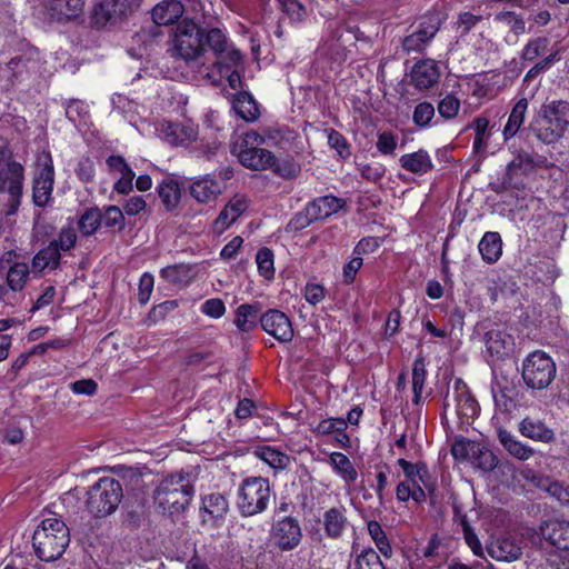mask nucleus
<instances>
[{
	"mask_svg": "<svg viewBox=\"0 0 569 569\" xmlns=\"http://www.w3.org/2000/svg\"><path fill=\"white\" fill-rule=\"evenodd\" d=\"M256 263L260 276L270 280L274 277V258L273 252L263 247L256 254Z\"/></svg>",
	"mask_w": 569,
	"mask_h": 569,
	"instance_id": "49",
	"label": "nucleus"
},
{
	"mask_svg": "<svg viewBox=\"0 0 569 569\" xmlns=\"http://www.w3.org/2000/svg\"><path fill=\"white\" fill-rule=\"evenodd\" d=\"M302 532L298 520L283 517L277 520L271 528V539L281 550H292L301 541Z\"/></svg>",
	"mask_w": 569,
	"mask_h": 569,
	"instance_id": "16",
	"label": "nucleus"
},
{
	"mask_svg": "<svg viewBox=\"0 0 569 569\" xmlns=\"http://www.w3.org/2000/svg\"><path fill=\"white\" fill-rule=\"evenodd\" d=\"M229 511L227 498L219 492L204 495L201 501V512L204 522H216L226 517Z\"/></svg>",
	"mask_w": 569,
	"mask_h": 569,
	"instance_id": "27",
	"label": "nucleus"
},
{
	"mask_svg": "<svg viewBox=\"0 0 569 569\" xmlns=\"http://www.w3.org/2000/svg\"><path fill=\"white\" fill-rule=\"evenodd\" d=\"M399 163L406 171L418 176L426 174L433 168L430 154L423 149L402 154L399 158Z\"/></svg>",
	"mask_w": 569,
	"mask_h": 569,
	"instance_id": "32",
	"label": "nucleus"
},
{
	"mask_svg": "<svg viewBox=\"0 0 569 569\" xmlns=\"http://www.w3.org/2000/svg\"><path fill=\"white\" fill-rule=\"evenodd\" d=\"M24 169L11 154L0 149V192L18 194L22 191Z\"/></svg>",
	"mask_w": 569,
	"mask_h": 569,
	"instance_id": "13",
	"label": "nucleus"
},
{
	"mask_svg": "<svg viewBox=\"0 0 569 569\" xmlns=\"http://www.w3.org/2000/svg\"><path fill=\"white\" fill-rule=\"evenodd\" d=\"M558 48L550 47L549 38H533L525 47L523 58L527 60H533L541 57L542 60L536 63V66L528 72V76L549 68L558 59Z\"/></svg>",
	"mask_w": 569,
	"mask_h": 569,
	"instance_id": "19",
	"label": "nucleus"
},
{
	"mask_svg": "<svg viewBox=\"0 0 569 569\" xmlns=\"http://www.w3.org/2000/svg\"><path fill=\"white\" fill-rule=\"evenodd\" d=\"M347 421L342 418H327L319 421L311 428L316 437L333 436L335 439L342 446L349 443V437L346 433Z\"/></svg>",
	"mask_w": 569,
	"mask_h": 569,
	"instance_id": "29",
	"label": "nucleus"
},
{
	"mask_svg": "<svg viewBox=\"0 0 569 569\" xmlns=\"http://www.w3.org/2000/svg\"><path fill=\"white\" fill-rule=\"evenodd\" d=\"M482 259L488 263L496 262L502 253V241L498 232L488 231L478 244Z\"/></svg>",
	"mask_w": 569,
	"mask_h": 569,
	"instance_id": "36",
	"label": "nucleus"
},
{
	"mask_svg": "<svg viewBox=\"0 0 569 569\" xmlns=\"http://www.w3.org/2000/svg\"><path fill=\"white\" fill-rule=\"evenodd\" d=\"M102 224L117 232H121L126 228V218L123 211L114 204H110L103 208L101 211Z\"/></svg>",
	"mask_w": 569,
	"mask_h": 569,
	"instance_id": "47",
	"label": "nucleus"
},
{
	"mask_svg": "<svg viewBox=\"0 0 569 569\" xmlns=\"http://www.w3.org/2000/svg\"><path fill=\"white\" fill-rule=\"evenodd\" d=\"M122 499V487L112 477H102L87 492L86 507L94 517H106L116 511Z\"/></svg>",
	"mask_w": 569,
	"mask_h": 569,
	"instance_id": "7",
	"label": "nucleus"
},
{
	"mask_svg": "<svg viewBox=\"0 0 569 569\" xmlns=\"http://www.w3.org/2000/svg\"><path fill=\"white\" fill-rule=\"evenodd\" d=\"M353 560L349 565V569H385L379 555L372 548H363L360 552L353 548Z\"/></svg>",
	"mask_w": 569,
	"mask_h": 569,
	"instance_id": "39",
	"label": "nucleus"
},
{
	"mask_svg": "<svg viewBox=\"0 0 569 569\" xmlns=\"http://www.w3.org/2000/svg\"><path fill=\"white\" fill-rule=\"evenodd\" d=\"M280 8L287 17L295 22L303 20L306 8L298 0H278Z\"/></svg>",
	"mask_w": 569,
	"mask_h": 569,
	"instance_id": "56",
	"label": "nucleus"
},
{
	"mask_svg": "<svg viewBox=\"0 0 569 569\" xmlns=\"http://www.w3.org/2000/svg\"><path fill=\"white\" fill-rule=\"evenodd\" d=\"M254 456L273 469H284L290 463V457L288 455L271 446L256 448Z\"/></svg>",
	"mask_w": 569,
	"mask_h": 569,
	"instance_id": "40",
	"label": "nucleus"
},
{
	"mask_svg": "<svg viewBox=\"0 0 569 569\" xmlns=\"http://www.w3.org/2000/svg\"><path fill=\"white\" fill-rule=\"evenodd\" d=\"M498 438L503 448L519 460H528L533 455V450L530 447L519 441L507 430L500 429L498 431Z\"/></svg>",
	"mask_w": 569,
	"mask_h": 569,
	"instance_id": "37",
	"label": "nucleus"
},
{
	"mask_svg": "<svg viewBox=\"0 0 569 569\" xmlns=\"http://www.w3.org/2000/svg\"><path fill=\"white\" fill-rule=\"evenodd\" d=\"M440 22L438 14H426L421 18L418 29L411 36H436L440 29Z\"/></svg>",
	"mask_w": 569,
	"mask_h": 569,
	"instance_id": "53",
	"label": "nucleus"
},
{
	"mask_svg": "<svg viewBox=\"0 0 569 569\" xmlns=\"http://www.w3.org/2000/svg\"><path fill=\"white\" fill-rule=\"evenodd\" d=\"M200 310L203 315L212 319H219L226 313V306L221 299L211 298L201 305Z\"/></svg>",
	"mask_w": 569,
	"mask_h": 569,
	"instance_id": "62",
	"label": "nucleus"
},
{
	"mask_svg": "<svg viewBox=\"0 0 569 569\" xmlns=\"http://www.w3.org/2000/svg\"><path fill=\"white\" fill-rule=\"evenodd\" d=\"M212 56L214 57L213 68L207 72L208 79L213 84H220L223 78L233 90L241 88L242 81L239 68L242 63V56L228 41L212 42Z\"/></svg>",
	"mask_w": 569,
	"mask_h": 569,
	"instance_id": "5",
	"label": "nucleus"
},
{
	"mask_svg": "<svg viewBox=\"0 0 569 569\" xmlns=\"http://www.w3.org/2000/svg\"><path fill=\"white\" fill-rule=\"evenodd\" d=\"M556 377V365L545 351L531 352L522 363V379L533 390L546 389Z\"/></svg>",
	"mask_w": 569,
	"mask_h": 569,
	"instance_id": "9",
	"label": "nucleus"
},
{
	"mask_svg": "<svg viewBox=\"0 0 569 569\" xmlns=\"http://www.w3.org/2000/svg\"><path fill=\"white\" fill-rule=\"evenodd\" d=\"M76 174L82 182H91L96 177L94 163L89 157L79 159L76 167Z\"/></svg>",
	"mask_w": 569,
	"mask_h": 569,
	"instance_id": "63",
	"label": "nucleus"
},
{
	"mask_svg": "<svg viewBox=\"0 0 569 569\" xmlns=\"http://www.w3.org/2000/svg\"><path fill=\"white\" fill-rule=\"evenodd\" d=\"M26 70V62L19 58H14L0 70V76L6 78L10 84H14L22 80Z\"/></svg>",
	"mask_w": 569,
	"mask_h": 569,
	"instance_id": "52",
	"label": "nucleus"
},
{
	"mask_svg": "<svg viewBox=\"0 0 569 569\" xmlns=\"http://www.w3.org/2000/svg\"><path fill=\"white\" fill-rule=\"evenodd\" d=\"M261 328L279 342H290L295 336L289 317L277 309H270L260 317Z\"/></svg>",
	"mask_w": 569,
	"mask_h": 569,
	"instance_id": "18",
	"label": "nucleus"
},
{
	"mask_svg": "<svg viewBox=\"0 0 569 569\" xmlns=\"http://www.w3.org/2000/svg\"><path fill=\"white\" fill-rule=\"evenodd\" d=\"M69 542V529L56 515L42 519L32 537L36 555L43 561H54L60 558Z\"/></svg>",
	"mask_w": 569,
	"mask_h": 569,
	"instance_id": "1",
	"label": "nucleus"
},
{
	"mask_svg": "<svg viewBox=\"0 0 569 569\" xmlns=\"http://www.w3.org/2000/svg\"><path fill=\"white\" fill-rule=\"evenodd\" d=\"M541 535L551 546L569 555V522L550 521L541 527Z\"/></svg>",
	"mask_w": 569,
	"mask_h": 569,
	"instance_id": "28",
	"label": "nucleus"
},
{
	"mask_svg": "<svg viewBox=\"0 0 569 569\" xmlns=\"http://www.w3.org/2000/svg\"><path fill=\"white\" fill-rule=\"evenodd\" d=\"M519 432L533 441L551 442L555 439V432L542 421L525 418L519 425Z\"/></svg>",
	"mask_w": 569,
	"mask_h": 569,
	"instance_id": "34",
	"label": "nucleus"
},
{
	"mask_svg": "<svg viewBox=\"0 0 569 569\" xmlns=\"http://www.w3.org/2000/svg\"><path fill=\"white\" fill-rule=\"evenodd\" d=\"M54 241L58 242V250L60 251H69L77 243V232L72 226L63 227L60 230L58 239Z\"/></svg>",
	"mask_w": 569,
	"mask_h": 569,
	"instance_id": "61",
	"label": "nucleus"
},
{
	"mask_svg": "<svg viewBox=\"0 0 569 569\" xmlns=\"http://www.w3.org/2000/svg\"><path fill=\"white\" fill-rule=\"evenodd\" d=\"M470 462L475 468L488 472L497 467L498 459L490 449L477 443V448H475V453L471 456Z\"/></svg>",
	"mask_w": 569,
	"mask_h": 569,
	"instance_id": "46",
	"label": "nucleus"
},
{
	"mask_svg": "<svg viewBox=\"0 0 569 569\" xmlns=\"http://www.w3.org/2000/svg\"><path fill=\"white\" fill-rule=\"evenodd\" d=\"M489 552L491 557L509 562L519 559L522 553L521 548L509 539H502L498 542L497 547H492Z\"/></svg>",
	"mask_w": 569,
	"mask_h": 569,
	"instance_id": "48",
	"label": "nucleus"
},
{
	"mask_svg": "<svg viewBox=\"0 0 569 569\" xmlns=\"http://www.w3.org/2000/svg\"><path fill=\"white\" fill-rule=\"evenodd\" d=\"M30 276V268L26 262H16L7 272V286L13 292H20L24 288Z\"/></svg>",
	"mask_w": 569,
	"mask_h": 569,
	"instance_id": "42",
	"label": "nucleus"
},
{
	"mask_svg": "<svg viewBox=\"0 0 569 569\" xmlns=\"http://www.w3.org/2000/svg\"><path fill=\"white\" fill-rule=\"evenodd\" d=\"M406 479L398 483L396 496L399 501L412 499L417 503L426 501V491H431L432 482L429 470L423 462L411 463L405 458L398 459Z\"/></svg>",
	"mask_w": 569,
	"mask_h": 569,
	"instance_id": "6",
	"label": "nucleus"
},
{
	"mask_svg": "<svg viewBox=\"0 0 569 569\" xmlns=\"http://www.w3.org/2000/svg\"><path fill=\"white\" fill-rule=\"evenodd\" d=\"M542 121L546 132L539 136L546 140H553L562 136L569 124V102L553 100L542 106Z\"/></svg>",
	"mask_w": 569,
	"mask_h": 569,
	"instance_id": "11",
	"label": "nucleus"
},
{
	"mask_svg": "<svg viewBox=\"0 0 569 569\" xmlns=\"http://www.w3.org/2000/svg\"><path fill=\"white\" fill-rule=\"evenodd\" d=\"M223 31L219 27L206 28L190 18H184L178 24L173 36H222Z\"/></svg>",
	"mask_w": 569,
	"mask_h": 569,
	"instance_id": "43",
	"label": "nucleus"
},
{
	"mask_svg": "<svg viewBox=\"0 0 569 569\" xmlns=\"http://www.w3.org/2000/svg\"><path fill=\"white\" fill-rule=\"evenodd\" d=\"M426 376H427V371L425 369L423 361L420 359H417L413 363V369H412V391H413V402L416 405L420 403V401L422 399Z\"/></svg>",
	"mask_w": 569,
	"mask_h": 569,
	"instance_id": "50",
	"label": "nucleus"
},
{
	"mask_svg": "<svg viewBox=\"0 0 569 569\" xmlns=\"http://www.w3.org/2000/svg\"><path fill=\"white\" fill-rule=\"evenodd\" d=\"M157 190L167 210L174 209L180 202L181 191L178 182L173 180H164L158 186Z\"/></svg>",
	"mask_w": 569,
	"mask_h": 569,
	"instance_id": "45",
	"label": "nucleus"
},
{
	"mask_svg": "<svg viewBox=\"0 0 569 569\" xmlns=\"http://www.w3.org/2000/svg\"><path fill=\"white\" fill-rule=\"evenodd\" d=\"M398 146V137L389 131L379 133L376 148L383 156H393Z\"/></svg>",
	"mask_w": 569,
	"mask_h": 569,
	"instance_id": "55",
	"label": "nucleus"
},
{
	"mask_svg": "<svg viewBox=\"0 0 569 569\" xmlns=\"http://www.w3.org/2000/svg\"><path fill=\"white\" fill-rule=\"evenodd\" d=\"M271 497L269 480L263 477H248L240 483L237 495L239 512L244 517L263 512Z\"/></svg>",
	"mask_w": 569,
	"mask_h": 569,
	"instance_id": "8",
	"label": "nucleus"
},
{
	"mask_svg": "<svg viewBox=\"0 0 569 569\" xmlns=\"http://www.w3.org/2000/svg\"><path fill=\"white\" fill-rule=\"evenodd\" d=\"M513 338L502 330H490L486 335L487 352L496 359L510 355L513 350Z\"/></svg>",
	"mask_w": 569,
	"mask_h": 569,
	"instance_id": "30",
	"label": "nucleus"
},
{
	"mask_svg": "<svg viewBox=\"0 0 569 569\" xmlns=\"http://www.w3.org/2000/svg\"><path fill=\"white\" fill-rule=\"evenodd\" d=\"M58 242L51 241L46 248L36 253L32 259V272L41 273L46 270H54L60 263Z\"/></svg>",
	"mask_w": 569,
	"mask_h": 569,
	"instance_id": "33",
	"label": "nucleus"
},
{
	"mask_svg": "<svg viewBox=\"0 0 569 569\" xmlns=\"http://www.w3.org/2000/svg\"><path fill=\"white\" fill-rule=\"evenodd\" d=\"M194 493L193 480L188 472H176L163 478L154 491V502L171 515L183 511Z\"/></svg>",
	"mask_w": 569,
	"mask_h": 569,
	"instance_id": "2",
	"label": "nucleus"
},
{
	"mask_svg": "<svg viewBox=\"0 0 569 569\" xmlns=\"http://www.w3.org/2000/svg\"><path fill=\"white\" fill-rule=\"evenodd\" d=\"M535 170V162L527 153H518L506 168L502 177L505 189L521 190L526 188L528 176Z\"/></svg>",
	"mask_w": 569,
	"mask_h": 569,
	"instance_id": "14",
	"label": "nucleus"
},
{
	"mask_svg": "<svg viewBox=\"0 0 569 569\" xmlns=\"http://www.w3.org/2000/svg\"><path fill=\"white\" fill-rule=\"evenodd\" d=\"M227 41L226 38H174L172 52L184 61L208 60L212 54V42Z\"/></svg>",
	"mask_w": 569,
	"mask_h": 569,
	"instance_id": "12",
	"label": "nucleus"
},
{
	"mask_svg": "<svg viewBox=\"0 0 569 569\" xmlns=\"http://www.w3.org/2000/svg\"><path fill=\"white\" fill-rule=\"evenodd\" d=\"M157 136L171 146H188L197 139L198 131L192 124L162 121L156 126Z\"/></svg>",
	"mask_w": 569,
	"mask_h": 569,
	"instance_id": "20",
	"label": "nucleus"
},
{
	"mask_svg": "<svg viewBox=\"0 0 569 569\" xmlns=\"http://www.w3.org/2000/svg\"><path fill=\"white\" fill-rule=\"evenodd\" d=\"M88 111V106L80 100H70L66 106V116L73 123L84 119Z\"/></svg>",
	"mask_w": 569,
	"mask_h": 569,
	"instance_id": "64",
	"label": "nucleus"
},
{
	"mask_svg": "<svg viewBox=\"0 0 569 569\" xmlns=\"http://www.w3.org/2000/svg\"><path fill=\"white\" fill-rule=\"evenodd\" d=\"M507 391L508 390L506 388L501 387V385L498 381H495L491 386V392H492V398H493L495 405L500 410H505V411H509L512 406V399L508 395Z\"/></svg>",
	"mask_w": 569,
	"mask_h": 569,
	"instance_id": "60",
	"label": "nucleus"
},
{
	"mask_svg": "<svg viewBox=\"0 0 569 569\" xmlns=\"http://www.w3.org/2000/svg\"><path fill=\"white\" fill-rule=\"evenodd\" d=\"M527 110L528 100L526 98H522L519 101H517L503 128L505 140L512 138L519 131L523 123Z\"/></svg>",
	"mask_w": 569,
	"mask_h": 569,
	"instance_id": "38",
	"label": "nucleus"
},
{
	"mask_svg": "<svg viewBox=\"0 0 569 569\" xmlns=\"http://www.w3.org/2000/svg\"><path fill=\"white\" fill-rule=\"evenodd\" d=\"M222 189L219 180L214 179L211 174H204L192 181L190 194L200 203H210L221 194Z\"/></svg>",
	"mask_w": 569,
	"mask_h": 569,
	"instance_id": "24",
	"label": "nucleus"
},
{
	"mask_svg": "<svg viewBox=\"0 0 569 569\" xmlns=\"http://www.w3.org/2000/svg\"><path fill=\"white\" fill-rule=\"evenodd\" d=\"M264 142V136L250 130L233 142L231 152L243 167L250 170H269L276 164V156L272 151L262 148Z\"/></svg>",
	"mask_w": 569,
	"mask_h": 569,
	"instance_id": "3",
	"label": "nucleus"
},
{
	"mask_svg": "<svg viewBox=\"0 0 569 569\" xmlns=\"http://www.w3.org/2000/svg\"><path fill=\"white\" fill-rule=\"evenodd\" d=\"M460 110V101L452 94H447L438 103V112L443 119H453Z\"/></svg>",
	"mask_w": 569,
	"mask_h": 569,
	"instance_id": "57",
	"label": "nucleus"
},
{
	"mask_svg": "<svg viewBox=\"0 0 569 569\" xmlns=\"http://www.w3.org/2000/svg\"><path fill=\"white\" fill-rule=\"evenodd\" d=\"M345 206V200L335 196H322L310 201L305 208V221L300 223L303 228L313 221L326 219L337 213Z\"/></svg>",
	"mask_w": 569,
	"mask_h": 569,
	"instance_id": "21",
	"label": "nucleus"
},
{
	"mask_svg": "<svg viewBox=\"0 0 569 569\" xmlns=\"http://www.w3.org/2000/svg\"><path fill=\"white\" fill-rule=\"evenodd\" d=\"M320 522L328 538H341L349 527L346 507L337 506L327 509L322 513Z\"/></svg>",
	"mask_w": 569,
	"mask_h": 569,
	"instance_id": "23",
	"label": "nucleus"
},
{
	"mask_svg": "<svg viewBox=\"0 0 569 569\" xmlns=\"http://www.w3.org/2000/svg\"><path fill=\"white\" fill-rule=\"evenodd\" d=\"M139 8L140 0H94L89 13V26L97 31L119 27Z\"/></svg>",
	"mask_w": 569,
	"mask_h": 569,
	"instance_id": "4",
	"label": "nucleus"
},
{
	"mask_svg": "<svg viewBox=\"0 0 569 569\" xmlns=\"http://www.w3.org/2000/svg\"><path fill=\"white\" fill-rule=\"evenodd\" d=\"M363 264L362 257L353 254L342 267V282L347 286L353 283L358 271Z\"/></svg>",
	"mask_w": 569,
	"mask_h": 569,
	"instance_id": "58",
	"label": "nucleus"
},
{
	"mask_svg": "<svg viewBox=\"0 0 569 569\" xmlns=\"http://www.w3.org/2000/svg\"><path fill=\"white\" fill-rule=\"evenodd\" d=\"M102 224L101 210L97 207L87 209L78 221V228L82 236H92Z\"/></svg>",
	"mask_w": 569,
	"mask_h": 569,
	"instance_id": "44",
	"label": "nucleus"
},
{
	"mask_svg": "<svg viewBox=\"0 0 569 569\" xmlns=\"http://www.w3.org/2000/svg\"><path fill=\"white\" fill-rule=\"evenodd\" d=\"M54 184V168L50 152L43 151L38 156L37 172L33 179V202L44 207L51 199Z\"/></svg>",
	"mask_w": 569,
	"mask_h": 569,
	"instance_id": "10",
	"label": "nucleus"
},
{
	"mask_svg": "<svg viewBox=\"0 0 569 569\" xmlns=\"http://www.w3.org/2000/svg\"><path fill=\"white\" fill-rule=\"evenodd\" d=\"M249 207V199L246 194H234L213 222L214 232L221 234L241 217Z\"/></svg>",
	"mask_w": 569,
	"mask_h": 569,
	"instance_id": "22",
	"label": "nucleus"
},
{
	"mask_svg": "<svg viewBox=\"0 0 569 569\" xmlns=\"http://www.w3.org/2000/svg\"><path fill=\"white\" fill-rule=\"evenodd\" d=\"M260 317L258 303H243L237 308L233 322L240 331L249 332L260 321Z\"/></svg>",
	"mask_w": 569,
	"mask_h": 569,
	"instance_id": "35",
	"label": "nucleus"
},
{
	"mask_svg": "<svg viewBox=\"0 0 569 569\" xmlns=\"http://www.w3.org/2000/svg\"><path fill=\"white\" fill-rule=\"evenodd\" d=\"M440 78V69L435 60H423L415 64L411 71V80L419 90L433 87Z\"/></svg>",
	"mask_w": 569,
	"mask_h": 569,
	"instance_id": "26",
	"label": "nucleus"
},
{
	"mask_svg": "<svg viewBox=\"0 0 569 569\" xmlns=\"http://www.w3.org/2000/svg\"><path fill=\"white\" fill-rule=\"evenodd\" d=\"M453 402L455 411L460 418H473L478 415L479 406L469 391L468 386L461 380L456 379L452 386V393L448 392L446 397V407Z\"/></svg>",
	"mask_w": 569,
	"mask_h": 569,
	"instance_id": "17",
	"label": "nucleus"
},
{
	"mask_svg": "<svg viewBox=\"0 0 569 569\" xmlns=\"http://www.w3.org/2000/svg\"><path fill=\"white\" fill-rule=\"evenodd\" d=\"M86 0H44V9L52 21L84 22Z\"/></svg>",
	"mask_w": 569,
	"mask_h": 569,
	"instance_id": "15",
	"label": "nucleus"
},
{
	"mask_svg": "<svg viewBox=\"0 0 569 569\" xmlns=\"http://www.w3.org/2000/svg\"><path fill=\"white\" fill-rule=\"evenodd\" d=\"M472 128L476 131V137L473 140V151L477 153L483 151L488 143V128H489V121L485 117H478L473 120Z\"/></svg>",
	"mask_w": 569,
	"mask_h": 569,
	"instance_id": "51",
	"label": "nucleus"
},
{
	"mask_svg": "<svg viewBox=\"0 0 569 569\" xmlns=\"http://www.w3.org/2000/svg\"><path fill=\"white\" fill-rule=\"evenodd\" d=\"M231 106L236 114L246 122H254L260 117L259 106L249 92H237L232 97Z\"/></svg>",
	"mask_w": 569,
	"mask_h": 569,
	"instance_id": "31",
	"label": "nucleus"
},
{
	"mask_svg": "<svg viewBox=\"0 0 569 569\" xmlns=\"http://www.w3.org/2000/svg\"><path fill=\"white\" fill-rule=\"evenodd\" d=\"M184 13V6L179 0H162L151 10V19L156 26L177 23Z\"/></svg>",
	"mask_w": 569,
	"mask_h": 569,
	"instance_id": "25",
	"label": "nucleus"
},
{
	"mask_svg": "<svg viewBox=\"0 0 569 569\" xmlns=\"http://www.w3.org/2000/svg\"><path fill=\"white\" fill-rule=\"evenodd\" d=\"M476 441L460 439L456 440L451 447V455L456 460H471V456L475 453L477 448Z\"/></svg>",
	"mask_w": 569,
	"mask_h": 569,
	"instance_id": "54",
	"label": "nucleus"
},
{
	"mask_svg": "<svg viewBox=\"0 0 569 569\" xmlns=\"http://www.w3.org/2000/svg\"><path fill=\"white\" fill-rule=\"evenodd\" d=\"M435 117V108L429 102H421L413 111V122L419 127H427Z\"/></svg>",
	"mask_w": 569,
	"mask_h": 569,
	"instance_id": "59",
	"label": "nucleus"
},
{
	"mask_svg": "<svg viewBox=\"0 0 569 569\" xmlns=\"http://www.w3.org/2000/svg\"><path fill=\"white\" fill-rule=\"evenodd\" d=\"M330 465L345 482L352 483L357 480V470L345 453L332 452L330 455Z\"/></svg>",
	"mask_w": 569,
	"mask_h": 569,
	"instance_id": "41",
	"label": "nucleus"
}]
</instances>
